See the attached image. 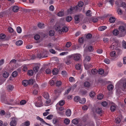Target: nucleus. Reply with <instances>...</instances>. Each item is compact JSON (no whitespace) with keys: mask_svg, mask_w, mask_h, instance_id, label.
Returning <instances> with one entry per match:
<instances>
[{"mask_svg":"<svg viewBox=\"0 0 126 126\" xmlns=\"http://www.w3.org/2000/svg\"><path fill=\"white\" fill-rule=\"evenodd\" d=\"M118 30L120 32L119 36L122 37H124L126 34V25L123 24L119 26Z\"/></svg>","mask_w":126,"mask_h":126,"instance_id":"nucleus-1","label":"nucleus"},{"mask_svg":"<svg viewBox=\"0 0 126 126\" xmlns=\"http://www.w3.org/2000/svg\"><path fill=\"white\" fill-rule=\"evenodd\" d=\"M111 45L110 46V48L113 49H115L117 47L119 46V41L114 39H112L111 40Z\"/></svg>","mask_w":126,"mask_h":126,"instance_id":"nucleus-2","label":"nucleus"},{"mask_svg":"<svg viewBox=\"0 0 126 126\" xmlns=\"http://www.w3.org/2000/svg\"><path fill=\"white\" fill-rule=\"evenodd\" d=\"M35 105L37 107H40L43 106L42 100L40 97H37L35 99Z\"/></svg>","mask_w":126,"mask_h":126,"instance_id":"nucleus-3","label":"nucleus"},{"mask_svg":"<svg viewBox=\"0 0 126 126\" xmlns=\"http://www.w3.org/2000/svg\"><path fill=\"white\" fill-rule=\"evenodd\" d=\"M47 50H43L42 51H41L40 53L38 54V56L40 58H46L47 57Z\"/></svg>","mask_w":126,"mask_h":126,"instance_id":"nucleus-4","label":"nucleus"},{"mask_svg":"<svg viewBox=\"0 0 126 126\" xmlns=\"http://www.w3.org/2000/svg\"><path fill=\"white\" fill-rule=\"evenodd\" d=\"M72 56L73 57L74 60L76 61H78L80 59L81 56L79 54H73Z\"/></svg>","mask_w":126,"mask_h":126,"instance_id":"nucleus-5","label":"nucleus"},{"mask_svg":"<svg viewBox=\"0 0 126 126\" xmlns=\"http://www.w3.org/2000/svg\"><path fill=\"white\" fill-rule=\"evenodd\" d=\"M17 124V122L15 118L13 117L12 118V120L10 123L11 126H16Z\"/></svg>","mask_w":126,"mask_h":126,"instance_id":"nucleus-6","label":"nucleus"},{"mask_svg":"<svg viewBox=\"0 0 126 126\" xmlns=\"http://www.w3.org/2000/svg\"><path fill=\"white\" fill-rule=\"evenodd\" d=\"M36 119L37 120H39L43 124H45L47 125L51 126L49 124L46 123L42 118H40L38 116H37L36 117Z\"/></svg>","mask_w":126,"mask_h":126,"instance_id":"nucleus-7","label":"nucleus"},{"mask_svg":"<svg viewBox=\"0 0 126 126\" xmlns=\"http://www.w3.org/2000/svg\"><path fill=\"white\" fill-rule=\"evenodd\" d=\"M14 88V87L11 85H8L6 87L7 90L8 92L12 91Z\"/></svg>","mask_w":126,"mask_h":126,"instance_id":"nucleus-8","label":"nucleus"},{"mask_svg":"<svg viewBox=\"0 0 126 126\" xmlns=\"http://www.w3.org/2000/svg\"><path fill=\"white\" fill-rule=\"evenodd\" d=\"M80 16L79 15L76 16L74 17L75 22L76 23H78L80 22Z\"/></svg>","mask_w":126,"mask_h":126,"instance_id":"nucleus-9","label":"nucleus"},{"mask_svg":"<svg viewBox=\"0 0 126 126\" xmlns=\"http://www.w3.org/2000/svg\"><path fill=\"white\" fill-rule=\"evenodd\" d=\"M30 125V122L28 121L25 122L22 124V126H29Z\"/></svg>","mask_w":126,"mask_h":126,"instance_id":"nucleus-10","label":"nucleus"},{"mask_svg":"<svg viewBox=\"0 0 126 126\" xmlns=\"http://www.w3.org/2000/svg\"><path fill=\"white\" fill-rule=\"evenodd\" d=\"M71 114V111L69 109H68L66 111V114L67 116H70Z\"/></svg>","mask_w":126,"mask_h":126,"instance_id":"nucleus-11","label":"nucleus"},{"mask_svg":"<svg viewBox=\"0 0 126 126\" xmlns=\"http://www.w3.org/2000/svg\"><path fill=\"white\" fill-rule=\"evenodd\" d=\"M65 103L64 101V100H61L59 102V103L56 105V106L57 107L59 105L60 106H63Z\"/></svg>","mask_w":126,"mask_h":126,"instance_id":"nucleus-12","label":"nucleus"},{"mask_svg":"<svg viewBox=\"0 0 126 126\" xmlns=\"http://www.w3.org/2000/svg\"><path fill=\"white\" fill-rule=\"evenodd\" d=\"M119 32L118 30L115 29L113 31L112 33L114 35L117 36L119 33Z\"/></svg>","mask_w":126,"mask_h":126,"instance_id":"nucleus-13","label":"nucleus"},{"mask_svg":"<svg viewBox=\"0 0 126 126\" xmlns=\"http://www.w3.org/2000/svg\"><path fill=\"white\" fill-rule=\"evenodd\" d=\"M95 111L97 113L100 114L102 113V110L101 108H97L96 109Z\"/></svg>","mask_w":126,"mask_h":126,"instance_id":"nucleus-14","label":"nucleus"},{"mask_svg":"<svg viewBox=\"0 0 126 126\" xmlns=\"http://www.w3.org/2000/svg\"><path fill=\"white\" fill-rule=\"evenodd\" d=\"M115 18L114 17H111L109 19V21L111 23H113L115 22Z\"/></svg>","mask_w":126,"mask_h":126,"instance_id":"nucleus-15","label":"nucleus"},{"mask_svg":"<svg viewBox=\"0 0 126 126\" xmlns=\"http://www.w3.org/2000/svg\"><path fill=\"white\" fill-rule=\"evenodd\" d=\"M107 27L106 26H101L99 27L98 28V30L100 31H103L106 29Z\"/></svg>","mask_w":126,"mask_h":126,"instance_id":"nucleus-16","label":"nucleus"},{"mask_svg":"<svg viewBox=\"0 0 126 126\" xmlns=\"http://www.w3.org/2000/svg\"><path fill=\"white\" fill-rule=\"evenodd\" d=\"M22 84L25 86H27L29 84L28 81L27 80H23L22 82Z\"/></svg>","mask_w":126,"mask_h":126,"instance_id":"nucleus-17","label":"nucleus"},{"mask_svg":"<svg viewBox=\"0 0 126 126\" xmlns=\"http://www.w3.org/2000/svg\"><path fill=\"white\" fill-rule=\"evenodd\" d=\"M23 43V42L21 40H19L17 41L16 43V44L17 46H20Z\"/></svg>","mask_w":126,"mask_h":126,"instance_id":"nucleus-18","label":"nucleus"},{"mask_svg":"<svg viewBox=\"0 0 126 126\" xmlns=\"http://www.w3.org/2000/svg\"><path fill=\"white\" fill-rule=\"evenodd\" d=\"M110 56L111 57L115 58L116 56V54L115 51H113L111 52L110 53Z\"/></svg>","mask_w":126,"mask_h":126,"instance_id":"nucleus-19","label":"nucleus"},{"mask_svg":"<svg viewBox=\"0 0 126 126\" xmlns=\"http://www.w3.org/2000/svg\"><path fill=\"white\" fill-rule=\"evenodd\" d=\"M39 69V67L38 65H37L36 66L33 68V70L34 72H37Z\"/></svg>","mask_w":126,"mask_h":126,"instance_id":"nucleus-20","label":"nucleus"},{"mask_svg":"<svg viewBox=\"0 0 126 126\" xmlns=\"http://www.w3.org/2000/svg\"><path fill=\"white\" fill-rule=\"evenodd\" d=\"M12 10L15 12H17L18 10V7L17 6H15L13 7Z\"/></svg>","mask_w":126,"mask_h":126,"instance_id":"nucleus-21","label":"nucleus"},{"mask_svg":"<svg viewBox=\"0 0 126 126\" xmlns=\"http://www.w3.org/2000/svg\"><path fill=\"white\" fill-rule=\"evenodd\" d=\"M116 106L115 104H113V105L111 106L110 108V109L111 111H114L115 110Z\"/></svg>","mask_w":126,"mask_h":126,"instance_id":"nucleus-22","label":"nucleus"},{"mask_svg":"<svg viewBox=\"0 0 126 126\" xmlns=\"http://www.w3.org/2000/svg\"><path fill=\"white\" fill-rule=\"evenodd\" d=\"M86 99L85 98H82L81 99H80L79 102V103L81 104H83L86 102Z\"/></svg>","mask_w":126,"mask_h":126,"instance_id":"nucleus-23","label":"nucleus"},{"mask_svg":"<svg viewBox=\"0 0 126 126\" xmlns=\"http://www.w3.org/2000/svg\"><path fill=\"white\" fill-rule=\"evenodd\" d=\"M72 122L73 124H77L78 123L79 121L77 118H75L72 121Z\"/></svg>","mask_w":126,"mask_h":126,"instance_id":"nucleus-24","label":"nucleus"},{"mask_svg":"<svg viewBox=\"0 0 126 126\" xmlns=\"http://www.w3.org/2000/svg\"><path fill=\"white\" fill-rule=\"evenodd\" d=\"M68 28L64 26L62 29V32H66L68 31Z\"/></svg>","mask_w":126,"mask_h":126,"instance_id":"nucleus-25","label":"nucleus"},{"mask_svg":"<svg viewBox=\"0 0 126 126\" xmlns=\"http://www.w3.org/2000/svg\"><path fill=\"white\" fill-rule=\"evenodd\" d=\"M84 85L85 87H88L90 86V84L89 82L86 81L84 83Z\"/></svg>","mask_w":126,"mask_h":126,"instance_id":"nucleus-26","label":"nucleus"},{"mask_svg":"<svg viewBox=\"0 0 126 126\" xmlns=\"http://www.w3.org/2000/svg\"><path fill=\"white\" fill-rule=\"evenodd\" d=\"M3 76L4 77L6 78L8 77L9 76V74L8 72H5L3 74Z\"/></svg>","mask_w":126,"mask_h":126,"instance_id":"nucleus-27","label":"nucleus"},{"mask_svg":"<svg viewBox=\"0 0 126 126\" xmlns=\"http://www.w3.org/2000/svg\"><path fill=\"white\" fill-rule=\"evenodd\" d=\"M58 70L57 69H54L52 71V73L54 75H56L58 74Z\"/></svg>","mask_w":126,"mask_h":126,"instance_id":"nucleus-28","label":"nucleus"},{"mask_svg":"<svg viewBox=\"0 0 126 126\" xmlns=\"http://www.w3.org/2000/svg\"><path fill=\"white\" fill-rule=\"evenodd\" d=\"M74 9V8L73 7H71L68 10L67 12L68 14H71L72 13Z\"/></svg>","mask_w":126,"mask_h":126,"instance_id":"nucleus-29","label":"nucleus"},{"mask_svg":"<svg viewBox=\"0 0 126 126\" xmlns=\"http://www.w3.org/2000/svg\"><path fill=\"white\" fill-rule=\"evenodd\" d=\"M43 97L46 99L49 98V94L47 93H45L43 95Z\"/></svg>","mask_w":126,"mask_h":126,"instance_id":"nucleus-30","label":"nucleus"},{"mask_svg":"<svg viewBox=\"0 0 126 126\" xmlns=\"http://www.w3.org/2000/svg\"><path fill=\"white\" fill-rule=\"evenodd\" d=\"M81 65L80 64H77L76 65V68L78 70L80 69H81Z\"/></svg>","mask_w":126,"mask_h":126,"instance_id":"nucleus-31","label":"nucleus"},{"mask_svg":"<svg viewBox=\"0 0 126 126\" xmlns=\"http://www.w3.org/2000/svg\"><path fill=\"white\" fill-rule=\"evenodd\" d=\"M113 86L112 84L109 85L108 87V89L109 90H111L113 89Z\"/></svg>","mask_w":126,"mask_h":126,"instance_id":"nucleus-32","label":"nucleus"},{"mask_svg":"<svg viewBox=\"0 0 126 126\" xmlns=\"http://www.w3.org/2000/svg\"><path fill=\"white\" fill-rule=\"evenodd\" d=\"M97 71L96 69H93L91 70V73L92 74H95L97 73Z\"/></svg>","mask_w":126,"mask_h":126,"instance_id":"nucleus-33","label":"nucleus"},{"mask_svg":"<svg viewBox=\"0 0 126 126\" xmlns=\"http://www.w3.org/2000/svg\"><path fill=\"white\" fill-rule=\"evenodd\" d=\"M91 59V58L88 56H87L85 58V59L84 60V62H89Z\"/></svg>","mask_w":126,"mask_h":126,"instance_id":"nucleus-34","label":"nucleus"},{"mask_svg":"<svg viewBox=\"0 0 126 126\" xmlns=\"http://www.w3.org/2000/svg\"><path fill=\"white\" fill-rule=\"evenodd\" d=\"M55 33V32L53 30H51L49 31V35L51 36H53Z\"/></svg>","mask_w":126,"mask_h":126,"instance_id":"nucleus-35","label":"nucleus"},{"mask_svg":"<svg viewBox=\"0 0 126 126\" xmlns=\"http://www.w3.org/2000/svg\"><path fill=\"white\" fill-rule=\"evenodd\" d=\"M80 99V97L79 96H76L74 98V100L75 102H78L79 101Z\"/></svg>","mask_w":126,"mask_h":126,"instance_id":"nucleus-36","label":"nucleus"},{"mask_svg":"<svg viewBox=\"0 0 126 126\" xmlns=\"http://www.w3.org/2000/svg\"><path fill=\"white\" fill-rule=\"evenodd\" d=\"M55 29L57 31L62 32V28L60 26H59L56 27Z\"/></svg>","mask_w":126,"mask_h":126,"instance_id":"nucleus-37","label":"nucleus"},{"mask_svg":"<svg viewBox=\"0 0 126 126\" xmlns=\"http://www.w3.org/2000/svg\"><path fill=\"white\" fill-rule=\"evenodd\" d=\"M51 100L48 99H47L45 104V105L46 106H47L49 105V104L51 102Z\"/></svg>","mask_w":126,"mask_h":126,"instance_id":"nucleus-38","label":"nucleus"},{"mask_svg":"<svg viewBox=\"0 0 126 126\" xmlns=\"http://www.w3.org/2000/svg\"><path fill=\"white\" fill-rule=\"evenodd\" d=\"M29 84L30 85H32L34 82V80L32 79H30L28 81Z\"/></svg>","mask_w":126,"mask_h":126,"instance_id":"nucleus-39","label":"nucleus"},{"mask_svg":"<svg viewBox=\"0 0 126 126\" xmlns=\"http://www.w3.org/2000/svg\"><path fill=\"white\" fill-rule=\"evenodd\" d=\"M121 121V119L119 117H117L115 120V122L116 123H119Z\"/></svg>","mask_w":126,"mask_h":126,"instance_id":"nucleus-40","label":"nucleus"},{"mask_svg":"<svg viewBox=\"0 0 126 126\" xmlns=\"http://www.w3.org/2000/svg\"><path fill=\"white\" fill-rule=\"evenodd\" d=\"M103 97V95L102 94L98 95L97 96V98L99 100L102 99Z\"/></svg>","mask_w":126,"mask_h":126,"instance_id":"nucleus-41","label":"nucleus"},{"mask_svg":"<svg viewBox=\"0 0 126 126\" xmlns=\"http://www.w3.org/2000/svg\"><path fill=\"white\" fill-rule=\"evenodd\" d=\"M64 122L67 125L70 123V121L68 119L66 118L64 119Z\"/></svg>","mask_w":126,"mask_h":126,"instance_id":"nucleus-42","label":"nucleus"},{"mask_svg":"<svg viewBox=\"0 0 126 126\" xmlns=\"http://www.w3.org/2000/svg\"><path fill=\"white\" fill-rule=\"evenodd\" d=\"M89 95L91 97H94L95 95V94L94 92L92 91L90 92Z\"/></svg>","mask_w":126,"mask_h":126,"instance_id":"nucleus-43","label":"nucleus"},{"mask_svg":"<svg viewBox=\"0 0 126 126\" xmlns=\"http://www.w3.org/2000/svg\"><path fill=\"white\" fill-rule=\"evenodd\" d=\"M64 13L63 12L60 11L59 12L58 14V16L60 17H62L63 16Z\"/></svg>","mask_w":126,"mask_h":126,"instance_id":"nucleus-44","label":"nucleus"},{"mask_svg":"<svg viewBox=\"0 0 126 126\" xmlns=\"http://www.w3.org/2000/svg\"><path fill=\"white\" fill-rule=\"evenodd\" d=\"M17 32L18 33H20L22 32V29L21 28L19 27H18L16 28Z\"/></svg>","mask_w":126,"mask_h":126,"instance_id":"nucleus-45","label":"nucleus"},{"mask_svg":"<svg viewBox=\"0 0 126 126\" xmlns=\"http://www.w3.org/2000/svg\"><path fill=\"white\" fill-rule=\"evenodd\" d=\"M26 102H27L26 100H23L20 101V104L21 105H23L25 104Z\"/></svg>","mask_w":126,"mask_h":126,"instance_id":"nucleus-46","label":"nucleus"},{"mask_svg":"<svg viewBox=\"0 0 126 126\" xmlns=\"http://www.w3.org/2000/svg\"><path fill=\"white\" fill-rule=\"evenodd\" d=\"M38 27L40 28H42L44 27V24L41 23H39L38 24Z\"/></svg>","mask_w":126,"mask_h":126,"instance_id":"nucleus-47","label":"nucleus"},{"mask_svg":"<svg viewBox=\"0 0 126 126\" xmlns=\"http://www.w3.org/2000/svg\"><path fill=\"white\" fill-rule=\"evenodd\" d=\"M104 62L107 64H109L110 63V61L108 59H104Z\"/></svg>","mask_w":126,"mask_h":126,"instance_id":"nucleus-48","label":"nucleus"},{"mask_svg":"<svg viewBox=\"0 0 126 126\" xmlns=\"http://www.w3.org/2000/svg\"><path fill=\"white\" fill-rule=\"evenodd\" d=\"M17 75V73L16 71H14L12 74V75L13 77H16Z\"/></svg>","mask_w":126,"mask_h":126,"instance_id":"nucleus-49","label":"nucleus"},{"mask_svg":"<svg viewBox=\"0 0 126 126\" xmlns=\"http://www.w3.org/2000/svg\"><path fill=\"white\" fill-rule=\"evenodd\" d=\"M98 72L99 74L102 75L103 74L104 72V71L103 69H100L99 70Z\"/></svg>","mask_w":126,"mask_h":126,"instance_id":"nucleus-50","label":"nucleus"},{"mask_svg":"<svg viewBox=\"0 0 126 126\" xmlns=\"http://www.w3.org/2000/svg\"><path fill=\"white\" fill-rule=\"evenodd\" d=\"M69 80L71 82H73L75 81V79L73 77H70L69 79Z\"/></svg>","mask_w":126,"mask_h":126,"instance_id":"nucleus-51","label":"nucleus"},{"mask_svg":"<svg viewBox=\"0 0 126 126\" xmlns=\"http://www.w3.org/2000/svg\"><path fill=\"white\" fill-rule=\"evenodd\" d=\"M94 49L92 46H89L88 48V50L89 52H91Z\"/></svg>","mask_w":126,"mask_h":126,"instance_id":"nucleus-52","label":"nucleus"},{"mask_svg":"<svg viewBox=\"0 0 126 126\" xmlns=\"http://www.w3.org/2000/svg\"><path fill=\"white\" fill-rule=\"evenodd\" d=\"M40 38V36L38 34H36L34 37V39L36 40H38Z\"/></svg>","mask_w":126,"mask_h":126,"instance_id":"nucleus-53","label":"nucleus"},{"mask_svg":"<svg viewBox=\"0 0 126 126\" xmlns=\"http://www.w3.org/2000/svg\"><path fill=\"white\" fill-rule=\"evenodd\" d=\"M83 5V2L81 1H80L78 4V6L80 7H82Z\"/></svg>","mask_w":126,"mask_h":126,"instance_id":"nucleus-54","label":"nucleus"},{"mask_svg":"<svg viewBox=\"0 0 126 126\" xmlns=\"http://www.w3.org/2000/svg\"><path fill=\"white\" fill-rule=\"evenodd\" d=\"M72 19V17L70 16H68L66 18V20L67 22H70L71 21Z\"/></svg>","mask_w":126,"mask_h":126,"instance_id":"nucleus-55","label":"nucleus"},{"mask_svg":"<svg viewBox=\"0 0 126 126\" xmlns=\"http://www.w3.org/2000/svg\"><path fill=\"white\" fill-rule=\"evenodd\" d=\"M62 74L64 77H65L67 75V73L66 71H63L62 72Z\"/></svg>","mask_w":126,"mask_h":126,"instance_id":"nucleus-56","label":"nucleus"},{"mask_svg":"<svg viewBox=\"0 0 126 126\" xmlns=\"http://www.w3.org/2000/svg\"><path fill=\"white\" fill-rule=\"evenodd\" d=\"M5 117L7 118H9L11 116V114L9 112H7L5 115Z\"/></svg>","mask_w":126,"mask_h":126,"instance_id":"nucleus-57","label":"nucleus"},{"mask_svg":"<svg viewBox=\"0 0 126 126\" xmlns=\"http://www.w3.org/2000/svg\"><path fill=\"white\" fill-rule=\"evenodd\" d=\"M33 74V71L32 70H29L28 72V74L29 75L32 76Z\"/></svg>","mask_w":126,"mask_h":126,"instance_id":"nucleus-58","label":"nucleus"},{"mask_svg":"<svg viewBox=\"0 0 126 126\" xmlns=\"http://www.w3.org/2000/svg\"><path fill=\"white\" fill-rule=\"evenodd\" d=\"M53 117V116L52 115H48L46 117V119L48 120H50L52 119Z\"/></svg>","mask_w":126,"mask_h":126,"instance_id":"nucleus-59","label":"nucleus"},{"mask_svg":"<svg viewBox=\"0 0 126 126\" xmlns=\"http://www.w3.org/2000/svg\"><path fill=\"white\" fill-rule=\"evenodd\" d=\"M103 41L104 43H108L109 41V39L107 37H104L103 39Z\"/></svg>","mask_w":126,"mask_h":126,"instance_id":"nucleus-60","label":"nucleus"},{"mask_svg":"<svg viewBox=\"0 0 126 126\" xmlns=\"http://www.w3.org/2000/svg\"><path fill=\"white\" fill-rule=\"evenodd\" d=\"M107 103L106 101H104L101 103V105L104 107H106L107 105Z\"/></svg>","mask_w":126,"mask_h":126,"instance_id":"nucleus-61","label":"nucleus"},{"mask_svg":"<svg viewBox=\"0 0 126 126\" xmlns=\"http://www.w3.org/2000/svg\"><path fill=\"white\" fill-rule=\"evenodd\" d=\"M58 122V120L56 118H55L53 120V123L54 124H56Z\"/></svg>","mask_w":126,"mask_h":126,"instance_id":"nucleus-62","label":"nucleus"},{"mask_svg":"<svg viewBox=\"0 0 126 126\" xmlns=\"http://www.w3.org/2000/svg\"><path fill=\"white\" fill-rule=\"evenodd\" d=\"M88 107L86 105H84L82 107V109L84 110H87L88 109Z\"/></svg>","mask_w":126,"mask_h":126,"instance_id":"nucleus-63","label":"nucleus"},{"mask_svg":"<svg viewBox=\"0 0 126 126\" xmlns=\"http://www.w3.org/2000/svg\"><path fill=\"white\" fill-rule=\"evenodd\" d=\"M122 43L123 47L126 49V42L125 41H123Z\"/></svg>","mask_w":126,"mask_h":126,"instance_id":"nucleus-64","label":"nucleus"}]
</instances>
